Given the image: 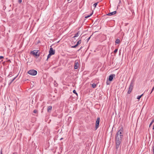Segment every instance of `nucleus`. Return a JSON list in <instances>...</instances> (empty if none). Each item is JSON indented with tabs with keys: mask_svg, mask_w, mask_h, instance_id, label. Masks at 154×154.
<instances>
[{
	"mask_svg": "<svg viewBox=\"0 0 154 154\" xmlns=\"http://www.w3.org/2000/svg\"><path fill=\"white\" fill-rule=\"evenodd\" d=\"M123 132V127H121L116 134V149H118L119 147L120 144L122 139Z\"/></svg>",
	"mask_w": 154,
	"mask_h": 154,
	"instance_id": "1",
	"label": "nucleus"
},
{
	"mask_svg": "<svg viewBox=\"0 0 154 154\" xmlns=\"http://www.w3.org/2000/svg\"><path fill=\"white\" fill-rule=\"evenodd\" d=\"M134 85V81L133 80H132L130 83L128 90V94H130L131 92Z\"/></svg>",
	"mask_w": 154,
	"mask_h": 154,
	"instance_id": "2",
	"label": "nucleus"
},
{
	"mask_svg": "<svg viewBox=\"0 0 154 154\" xmlns=\"http://www.w3.org/2000/svg\"><path fill=\"white\" fill-rule=\"evenodd\" d=\"M28 73L31 75H35L37 74V71L34 69H31L28 71Z\"/></svg>",
	"mask_w": 154,
	"mask_h": 154,
	"instance_id": "3",
	"label": "nucleus"
},
{
	"mask_svg": "<svg viewBox=\"0 0 154 154\" xmlns=\"http://www.w3.org/2000/svg\"><path fill=\"white\" fill-rule=\"evenodd\" d=\"M100 119L99 117H98L96 122L95 128L97 130L99 127Z\"/></svg>",
	"mask_w": 154,
	"mask_h": 154,
	"instance_id": "4",
	"label": "nucleus"
},
{
	"mask_svg": "<svg viewBox=\"0 0 154 154\" xmlns=\"http://www.w3.org/2000/svg\"><path fill=\"white\" fill-rule=\"evenodd\" d=\"M38 51L37 50H34L31 52V53L33 55H35L36 56L38 57L39 56V54H38Z\"/></svg>",
	"mask_w": 154,
	"mask_h": 154,
	"instance_id": "5",
	"label": "nucleus"
},
{
	"mask_svg": "<svg viewBox=\"0 0 154 154\" xmlns=\"http://www.w3.org/2000/svg\"><path fill=\"white\" fill-rule=\"evenodd\" d=\"M78 61V60H76L75 61L74 65V69H78L79 67V64Z\"/></svg>",
	"mask_w": 154,
	"mask_h": 154,
	"instance_id": "6",
	"label": "nucleus"
},
{
	"mask_svg": "<svg viewBox=\"0 0 154 154\" xmlns=\"http://www.w3.org/2000/svg\"><path fill=\"white\" fill-rule=\"evenodd\" d=\"M49 53L50 54H51L52 55H53L55 54V51L54 50L53 48L52 47L50 48Z\"/></svg>",
	"mask_w": 154,
	"mask_h": 154,
	"instance_id": "7",
	"label": "nucleus"
},
{
	"mask_svg": "<svg viewBox=\"0 0 154 154\" xmlns=\"http://www.w3.org/2000/svg\"><path fill=\"white\" fill-rule=\"evenodd\" d=\"M115 76V75L111 74L109 76V80L110 81H112V80L113 77Z\"/></svg>",
	"mask_w": 154,
	"mask_h": 154,
	"instance_id": "8",
	"label": "nucleus"
},
{
	"mask_svg": "<svg viewBox=\"0 0 154 154\" xmlns=\"http://www.w3.org/2000/svg\"><path fill=\"white\" fill-rule=\"evenodd\" d=\"M116 11H113L112 12H110V13H108L107 14V15H109V16H111L112 15L115 14H116Z\"/></svg>",
	"mask_w": 154,
	"mask_h": 154,
	"instance_id": "9",
	"label": "nucleus"
},
{
	"mask_svg": "<svg viewBox=\"0 0 154 154\" xmlns=\"http://www.w3.org/2000/svg\"><path fill=\"white\" fill-rule=\"evenodd\" d=\"M16 78V77H15L14 78H13V79H10L9 81V82L8 83V85H10L14 81V80Z\"/></svg>",
	"mask_w": 154,
	"mask_h": 154,
	"instance_id": "10",
	"label": "nucleus"
},
{
	"mask_svg": "<svg viewBox=\"0 0 154 154\" xmlns=\"http://www.w3.org/2000/svg\"><path fill=\"white\" fill-rule=\"evenodd\" d=\"M52 107L51 106H48V107L47 111L48 112H50L52 110Z\"/></svg>",
	"mask_w": 154,
	"mask_h": 154,
	"instance_id": "11",
	"label": "nucleus"
},
{
	"mask_svg": "<svg viewBox=\"0 0 154 154\" xmlns=\"http://www.w3.org/2000/svg\"><path fill=\"white\" fill-rule=\"evenodd\" d=\"M115 42L116 44H119L120 42V40L119 39H117L116 41Z\"/></svg>",
	"mask_w": 154,
	"mask_h": 154,
	"instance_id": "12",
	"label": "nucleus"
},
{
	"mask_svg": "<svg viewBox=\"0 0 154 154\" xmlns=\"http://www.w3.org/2000/svg\"><path fill=\"white\" fill-rule=\"evenodd\" d=\"M81 43V40H79L76 44V45L78 46Z\"/></svg>",
	"mask_w": 154,
	"mask_h": 154,
	"instance_id": "13",
	"label": "nucleus"
},
{
	"mask_svg": "<svg viewBox=\"0 0 154 154\" xmlns=\"http://www.w3.org/2000/svg\"><path fill=\"white\" fill-rule=\"evenodd\" d=\"M143 95V94H142L138 96L137 97V99L138 100L140 99L141 98L142 96Z\"/></svg>",
	"mask_w": 154,
	"mask_h": 154,
	"instance_id": "14",
	"label": "nucleus"
},
{
	"mask_svg": "<svg viewBox=\"0 0 154 154\" xmlns=\"http://www.w3.org/2000/svg\"><path fill=\"white\" fill-rule=\"evenodd\" d=\"M96 86V85L95 84L93 83L92 84V87L93 88H95Z\"/></svg>",
	"mask_w": 154,
	"mask_h": 154,
	"instance_id": "15",
	"label": "nucleus"
},
{
	"mask_svg": "<svg viewBox=\"0 0 154 154\" xmlns=\"http://www.w3.org/2000/svg\"><path fill=\"white\" fill-rule=\"evenodd\" d=\"M79 32H78L77 33H76L74 36L73 37L74 38H75V37H77L79 35Z\"/></svg>",
	"mask_w": 154,
	"mask_h": 154,
	"instance_id": "16",
	"label": "nucleus"
},
{
	"mask_svg": "<svg viewBox=\"0 0 154 154\" xmlns=\"http://www.w3.org/2000/svg\"><path fill=\"white\" fill-rule=\"evenodd\" d=\"M154 122V119H153V120H152V121H151V122L150 123V124L149 125V127H150V126L152 125V124Z\"/></svg>",
	"mask_w": 154,
	"mask_h": 154,
	"instance_id": "17",
	"label": "nucleus"
},
{
	"mask_svg": "<svg viewBox=\"0 0 154 154\" xmlns=\"http://www.w3.org/2000/svg\"><path fill=\"white\" fill-rule=\"evenodd\" d=\"M52 55V54H50V53L48 54V55L47 60H48V59L51 57V56Z\"/></svg>",
	"mask_w": 154,
	"mask_h": 154,
	"instance_id": "18",
	"label": "nucleus"
},
{
	"mask_svg": "<svg viewBox=\"0 0 154 154\" xmlns=\"http://www.w3.org/2000/svg\"><path fill=\"white\" fill-rule=\"evenodd\" d=\"M92 14V13L90 15H88L87 16L85 17V18H88L90 17Z\"/></svg>",
	"mask_w": 154,
	"mask_h": 154,
	"instance_id": "19",
	"label": "nucleus"
},
{
	"mask_svg": "<svg viewBox=\"0 0 154 154\" xmlns=\"http://www.w3.org/2000/svg\"><path fill=\"white\" fill-rule=\"evenodd\" d=\"M98 3H95L94 4L93 6H94V8H95L96 6L97 5Z\"/></svg>",
	"mask_w": 154,
	"mask_h": 154,
	"instance_id": "20",
	"label": "nucleus"
},
{
	"mask_svg": "<svg viewBox=\"0 0 154 154\" xmlns=\"http://www.w3.org/2000/svg\"><path fill=\"white\" fill-rule=\"evenodd\" d=\"M77 46L76 45H74V46H71V48H76Z\"/></svg>",
	"mask_w": 154,
	"mask_h": 154,
	"instance_id": "21",
	"label": "nucleus"
},
{
	"mask_svg": "<svg viewBox=\"0 0 154 154\" xmlns=\"http://www.w3.org/2000/svg\"><path fill=\"white\" fill-rule=\"evenodd\" d=\"M73 92L74 94H76V95H77V93H76V91H75V90H74L73 91Z\"/></svg>",
	"mask_w": 154,
	"mask_h": 154,
	"instance_id": "22",
	"label": "nucleus"
},
{
	"mask_svg": "<svg viewBox=\"0 0 154 154\" xmlns=\"http://www.w3.org/2000/svg\"><path fill=\"white\" fill-rule=\"evenodd\" d=\"M154 90V86H153V87L152 88V90H151V91L150 93V94H151L152 93V92Z\"/></svg>",
	"mask_w": 154,
	"mask_h": 154,
	"instance_id": "23",
	"label": "nucleus"
},
{
	"mask_svg": "<svg viewBox=\"0 0 154 154\" xmlns=\"http://www.w3.org/2000/svg\"><path fill=\"white\" fill-rule=\"evenodd\" d=\"M117 51H118V49H116L114 51V53H116L117 52Z\"/></svg>",
	"mask_w": 154,
	"mask_h": 154,
	"instance_id": "24",
	"label": "nucleus"
},
{
	"mask_svg": "<svg viewBox=\"0 0 154 154\" xmlns=\"http://www.w3.org/2000/svg\"><path fill=\"white\" fill-rule=\"evenodd\" d=\"M33 112L34 113H36L37 112V111L36 110H34L33 111Z\"/></svg>",
	"mask_w": 154,
	"mask_h": 154,
	"instance_id": "25",
	"label": "nucleus"
},
{
	"mask_svg": "<svg viewBox=\"0 0 154 154\" xmlns=\"http://www.w3.org/2000/svg\"><path fill=\"white\" fill-rule=\"evenodd\" d=\"M91 36H90L87 39V42H88L89 41V40H90L91 37Z\"/></svg>",
	"mask_w": 154,
	"mask_h": 154,
	"instance_id": "26",
	"label": "nucleus"
},
{
	"mask_svg": "<svg viewBox=\"0 0 154 154\" xmlns=\"http://www.w3.org/2000/svg\"><path fill=\"white\" fill-rule=\"evenodd\" d=\"M4 57L3 56H0V59H2Z\"/></svg>",
	"mask_w": 154,
	"mask_h": 154,
	"instance_id": "27",
	"label": "nucleus"
},
{
	"mask_svg": "<svg viewBox=\"0 0 154 154\" xmlns=\"http://www.w3.org/2000/svg\"><path fill=\"white\" fill-rule=\"evenodd\" d=\"M68 2L69 3H70L72 2V0H68Z\"/></svg>",
	"mask_w": 154,
	"mask_h": 154,
	"instance_id": "28",
	"label": "nucleus"
},
{
	"mask_svg": "<svg viewBox=\"0 0 154 154\" xmlns=\"http://www.w3.org/2000/svg\"><path fill=\"white\" fill-rule=\"evenodd\" d=\"M18 2L19 3H20L22 2V0H18Z\"/></svg>",
	"mask_w": 154,
	"mask_h": 154,
	"instance_id": "29",
	"label": "nucleus"
},
{
	"mask_svg": "<svg viewBox=\"0 0 154 154\" xmlns=\"http://www.w3.org/2000/svg\"><path fill=\"white\" fill-rule=\"evenodd\" d=\"M82 48V47H81L78 50V51H79Z\"/></svg>",
	"mask_w": 154,
	"mask_h": 154,
	"instance_id": "30",
	"label": "nucleus"
},
{
	"mask_svg": "<svg viewBox=\"0 0 154 154\" xmlns=\"http://www.w3.org/2000/svg\"><path fill=\"white\" fill-rule=\"evenodd\" d=\"M0 154H2V150H1Z\"/></svg>",
	"mask_w": 154,
	"mask_h": 154,
	"instance_id": "31",
	"label": "nucleus"
},
{
	"mask_svg": "<svg viewBox=\"0 0 154 154\" xmlns=\"http://www.w3.org/2000/svg\"><path fill=\"white\" fill-rule=\"evenodd\" d=\"M63 139V138H61L60 139V140H62V139Z\"/></svg>",
	"mask_w": 154,
	"mask_h": 154,
	"instance_id": "32",
	"label": "nucleus"
},
{
	"mask_svg": "<svg viewBox=\"0 0 154 154\" xmlns=\"http://www.w3.org/2000/svg\"><path fill=\"white\" fill-rule=\"evenodd\" d=\"M152 129H154V125H153V127Z\"/></svg>",
	"mask_w": 154,
	"mask_h": 154,
	"instance_id": "33",
	"label": "nucleus"
},
{
	"mask_svg": "<svg viewBox=\"0 0 154 154\" xmlns=\"http://www.w3.org/2000/svg\"><path fill=\"white\" fill-rule=\"evenodd\" d=\"M15 154L14 153V154Z\"/></svg>",
	"mask_w": 154,
	"mask_h": 154,
	"instance_id": "34",
	"label": "nucleus"
}]
</instances>
